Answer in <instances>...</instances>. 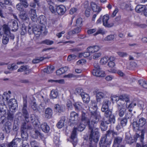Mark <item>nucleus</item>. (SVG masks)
I'll list each match as a JSON object with an SVG mask.
<instances>
[{
	"label": "nucleus",
	"instance_id": "obj_1",
	"mask_svg": "<svg viewBox=\"0 0 147 147\" xmlns=\"http://www.w3.org/2000/svg\"><path fill=\"white\" fill-rule=\"evenodd\" d=\"M91 122H90L89 120L87 117V113L82 112L81 121L85 124H88L89 131L90 132L89 139L90 141L93 140H98V138L99 132L98 128L96 127V124L99 120L100 117L99 113H96L95 111H91Z\"/></svg>",
	"mask_w": 147,
	"mask_h": 147
},
{
	"label": "nucleus",
	"instance_id": "obj_2",
	"mask_svg": "<svg viewBox=\"0 0 147 147\" xmlns=\"http://www.w3.org/2000/svg\"><path fill=\"white\" fill-rule=\"evenodd\" d=\"M111 99L113 102H116L117 106H119L124 105L125 102L129 101V96L127 94L121 95L119 96L112 95L111 96Z\"/></svg>",
	"mask_w": 147,
	"mask_h": 147
},
{
	"label": "nucleus",
	"instance_id": "obj_3",
	"mask_svg": "<svg viewBox=\"0 0 147 147\" xmlns=\"http://www.w3.org/2000/svg\"><path fill=\"white\" fill-rule=\"evenodd\" d=\"M138 123L142 129L140 138L141 142L142 144L144 138V134L147 132V125L146 124V120L145 118L142 117L139 119Z\"/></svg>",
	"mask_w": 147,
	"mask_h": 147
},
{
	"label": "nucleus",
	"instance_id": "obj_4",
	"mask_svg": "<svg viewBox=\"0 0 147 147\" xmlns=\"http://www.w3.org/2000/svg\"><path fill=\"white\" fill-rule=\"evenodd\" d=\"M109 19V16L108 14H106L103 16L101 15L99 18L97 20L96 23L97 24H101L102 20L103 26L106 27H111L113 26V23H109L108 21Z\"/></svg>",
	"mask_w": 147,
	"mask_h": 147
},
{
	"label": "nucleus",
	"instance_id": "obj_5",
	"mask_svg": "<svg viewBox=\"0 0 147 147\" xmlns=\"http://www.w3.org/2000/svg\"><path fill=\"white\" fill-rule=\"evenodd\" d=\"M3 30L4 32L2 39V42L5 45L8 43L9 39L8 34L9 33V28L8 26L4 24L2 26Z\"/></svg>",
	"mask_w": 147,
	"mask_h": 147
},
{
	"label": "nucleus",
	"instance_id": "obj_6",
	"mask_svg": "<svg viewBox=\"0 0 147 147\" xmlns=\"http://www.w3.org/2000/svg\"><path fill=\"white\" fill-rule=\"evenodd\" d=\"M7 109V107L4 103L0 104V119L2 123L5 122L6 119L5 115H6Z\"/></svg>",
	"mask_w": 147,
	"mask_h": 147
},
{
	"label": "nucleus",
	"instance_id": "obj_7",
	"mask_svg": "<svg viewBox=\"0 0 147 147\" xmlns=\"http://www.w3.org/2000/svg\"><path fill=\"white\" fill-rule=\"evenodd\" d=\"M31 129V127L27 125L26 123H24L22 125L21 129V136L22 138L26 140L28 138V135L27 131L28 130Z\"/></svg>",
	"mask_w": 147,
	"mask_h": 147
},
{
	"label": "nucleus",
	"instance_id": "obj_8",
	"mask_svg": "<svg viewBox=\"0 0 147 147\" xmlns=\"http://www.w3.org/2000/svg\"><path fill=\"white\" fill-rule=\"evenodd\" d=\"M76 90L77 92L81 96L84 102L87 103L89 102L90 97L88 94L84 92H82V90L80 88H77Z\"/></svg>",
	"mask_w": 147,
	"mask_h": 147
},
{
	"label": "nucleus",
	"instance_id": "obj_9",
	"mask_svg": "<svg viewBox=\"0 0 147 147\" xmlns=\"http://www.w3.org/2000/svg\"><path fill=\"white\" fill-rule=\"evenodd\" d=\"M111 140H109L106 136H103L101 138L99 143V147H106L111 144Z\"/></svg>",
	"mask_w": 147,
	"mask_h": 147
},
{
	"label": "nucleus",
	"instance_id": "obj_10",
	"mask_svg": "<svg viewBox=\"0 0 147 147\" xmlns=\"http://www.w3.org/2000/svg\"><path fill=\"white\" fill-rule=\"evenodd\" d=\"M22 141L19 138L14 139L8 144V147H22Z\"/></svg>",
	"mask_w": 147,
	"mask_h": 147
},
{
	"label": "nucleus",
	"instance_id": "obj_11",
	"mask_svg": "<svg viewBox=\"0 0 147 147\" xmlns=\"http://www.w3.org/2000/svg\"><path fill=\"white\" fill-rule=\"evenodd\" d=\"M27 102L25 101L24 102L23 107L22 109V112L25 120L27 122L29 121V114L27 110Z\"/></svg>",
	"mask_w": 147,
	"mask_h": 147
},
{
	"label": "nucleus",
	"instance_id": "obj_12",
	"mask_svg": "<svg viewBox=\"0 0 147 147\" xmlns=\"http://www.w3.org/2000/svg\"><path fill=\"white\" fill-rule=\"evenodd\" d=\"M76 128L74 127L71 133V141L74 147L77 143V139L76 135Z\"/></svg>",
	"mask_w": 147,
	"mask_h": 147
},
{
	"label": "nucleus",
	"instance_id": "obj_13",
	"mask_svg": "<svg viewBox=\"0 0 147 147\" xmlns=\"http://www.w3.org/2000/svg\"><path fill=\"white\" fill-rule=\"evenodd\" d=\"M78 118V114L75 112H71L70 115L69 121L72 123H76Z\"/></svg>",
	"mask_w": 147,
	"mask_h": 147
},
{
	"label": "nucleus",
	"instance_id": "obj_14",
	"mask_svg": "<svg viewBox=\"0 0 147 147\" xmlns=\"http://www.w3.org/2000/svg\"><path fill=\"white\" fill-rule=\"evenodd\" d=\"M92 74L98 77H104L105 76V72L100 69H94L92 72Z\"/></svg>",
	"mask_w": 147,
	"mask_h": 147
},
{
	"label": "nucleus",
	"instance_id": "obj_15",
	"mask_svg": "<svg viewBox=\"0 0 147 147\" xmlns=\"http://www.w3.org/2000/svg\"><path fill=\"white\" fill-rule=\"evenodd\" d=\"M100 49V48L99 46L94 45L88 47L87 50V51L92 54L97 52Z\"/></svg>",
	"mask_w": 147,
	"mask_h": 147
},
{
	"label": "nucleus",
	"instance_id": "obj_16",
	"mask_svg": "<svg viewBox=\"0 0 147 147\" xmlns=\"http://www.w3.org/2000/svg\"><path fill=\"white\" fill-rule=\"evenodd\" d=\"M111 104V102L108 100H105L103 102L101 108L102 112H104L106 110L109 109V105Z\"/></svg>",
	"mask_w": 147,
	"mask_h": 147
},
{
	"label": "nucleus",
	"instance_id": "obj_17",
	"mask_svg": "<svg viewBox=\"0 0 147 147\" xmlns=\"http://www.w3.org/2000/svg\"><path fill=\"white\" fill-rule=\"evenodd\" d=\"M114 139L113 146H118L122 142L123 140V138L120 136H114Z\"/></svg>",
	"mask_w": 147,
	"mask_h": 147
},
{
	"label": "nucleus",
	"instance_id": "obj_18",
	"mask_svg": "<svg viewBox=\"0 0 147 147\" xmlns=\"http://www.w3.org/2000/svg\"><path fill=\"white\" fill-rule=\"evenodd\" d=\"M29 14L32 20L33 21H35L37 19V17L35 9H31L29 11Z\"/></svg>",
	"mask_w": 147,
	"mask_h": 147
},
{
	"label": "nucleus",
	"instance_id": "obj_19",
	"mask_svg": "<svg viewBox=\"0 0 147 147\" xmlns=\"http://www.w3.org/2000/svg\"><path fill=\"white\" fill-rule=\"evenodd\" d=\"M65 11V8L63 5H60L57 7L56 11L59 15H63Z\"/></svg>",
	"mask_w": 147,
	"mask_h": 147
},
{
	"label": "nucleus",
	"instance_id": "obj_20",
	"mask_svg": "<svg viewBox=\"0 0 147 147\" xmlns=\"http://www.w3.org/2000/svg\"><path fill=\"white\" fill-rule=\"evenodd\" d=\"M13 105H14L13 106H12V104L11 102H8V104L9 105V111L12 112H14L17 108L18 105L16 100H13Z\"/></svg>",
	"mask_w": 147,
	"mask_h": 147
},
{
	"label": "nucleus",
	"instance_id": "obj_21",
	"mask_svg": "<svg viewBox=\"0 0 147 147\" xmlns=\"http://www.w3.org/2000/svg\"><path fill=\"white\" fill-rule=\"evenodd\" d=\"M45 29V28L42 26H34V34H39L41 31L44 30Z\"/></svg>",
	"mask_w": 147,
	"mask_h": 147
},
{
	"label": "nucleus",
	"instance_id": "obj_22",
	"mask_svg": "<svg viewBox=\"0 0 147 147\" xmlns=\"http://www.w3.org/2000/svg\"><path fill=\"white\" fill-rule=\"evenodd\" d=\"M4 131L7 133L10 132L12 127V124L10 122H8L5 123L4 126Z\"/></svg>",
	"mask_w": 147,
	"mask_h": 147
},
{
	"label": "nucleus",
	"instance_id": "obj_23",
	"mask_svg": "<svg viewBox=\"0 0 147 147\" xmlns=\"http://www.w3.org/2000/svg\"><path fill=\"white\" fill-rule=\"evenodd\" d=\"M91 6L93 11L94 12H97L98 13L101 10V9L100 7L97 6L94 2H92L91 3Z\"/></svg>",
	"mask_w": 147,
	"mask_h": 147
},
{
	"label": "nucleus",
	"instance_id": "obj_24",
	"mask_svg": "<svg viewBox=\"0 0 147 147\" xmlns=\"http://www.w3.org/2000/svg\"><path fill=\"white\" fill-rule=\"evenodd\" d=\"M88 109L90 112L91 111L93 112L94 111H95L97 113L96 111L97 109V106L94 101H91V104L90 106L88 107Z\"/></svg>",
	"mask_w": 147,
	"mask_h": 147
},
{
	"label": "nucleus",
	"instance_id": "obj_25",
	"mask_svg": "<svg viewBox=\"0 0 147 147\" xmlns=\"http://www.w3.org/2000/svg\"><path fill=\"white\" fill-rule=\"evenodd\" d=\"M53 113L52 110L50 108H47L45 111V116L46 118L50 119Z\"/></svg>",
	"mask_w": 147,
	"mask_h": 147
},
{
	"label": "nucleus",
	"instance_id": "obj_26",
	"mask_svg": "<svg viewBox=\"0 0 147 147\" xmlns=\"http://www.w3.org/2000/svg\"><path fill=\"white\" fill-rule=\"evenodd\" d=\"M54 108L55 111L58 113L63 112L65 111V108L64 106H61L58 104L55 105Z\"/></svg>",
	"mask_w": 147,
	"mask_h": 147
},
{
	"label": "nucleus",
	"instance_id": "obj_27",
	"mask_svg": "<svg viewBox=\"0 0 147 147\" xmlns=\"http://www.w3.org/2000/svg\"><path fill=\"white\" fill-rule=\"evenodd\" d=\"M124 105L120 106H117L119 110V115L120 117H122L124 115L126 109L124 108Z\"/></svg>",
	"mask_w": 147,
	"mask_h": 147
},
{
	"label": "nucleus",
	"instance_id": "obj_28",
	"mask_svg": "<svg viewBox=\"0 0 147 147\" xmlns=\"http://www.w3.org/2000/svg\"><path fill=\"white\" fill-rule=\"evenodd\" d=\"M125 140L127 143L131 144L135 141V140L132 138L131 135L129 134H126Z\"/></svg>",
	"mask_w": 147,
	"mask_h": 147
},
{
	"label": "nucleus",
	"instance_id": "obj_29",
	"mask_svg": "<svg viewBox=\"0 0 147 147\" xmlns=\"http://www.w3.org/2000/svg\"><path fill=\"white\" fill-rule=\"evenodd\" d=\"M41 128L44 132L47 133L50 130V127L46 123H42L40 126Z\"/></svg>",
	"mask_w": 147,
	"mask_h": 147
},
{
	"label": "nucleus",
	"instance_id": "obj_30",
	"mask_svg": "<svg viewBox=\"0 0 147 147\" xmlns=\"http://www.w3.org/2000/svg\"><path fill=\"white\" fill-rule=\"evenodd\" d=\"M65 120V117H61L60 120L58 122L57 124V127L59 129L62 128L64 126V122Z\"/></svg>",
	"mask_w": 147,
	"mask_h": 147
},
{
	"label": "nucleus",
	"instance_id": "obj_31",
	"mask_svg": "<svg viewBox=\"0 0 147 147\" xmlns=\"http://www.w3.org/2000/svg\"><path fill=\"white\" fill-rule=\"evenodd\" d=\"M105 94L102 92H98L96 94V100L97 102H100L101 100L104 97Z\"/></svg>",
	"mask_w": 147,
	"mask_h": 147
},
{
	"label": "nucleus",
	"instance_id": "obj_32",
	"mask_svg": "<svg viewBox=\"0 0 147 147\" xmlns=\"http://www.w3.org/2000/svg\"><path fill=\"white\" fill-rule=\"evenodd\" d=\"M81 31L80 27H78L77 28L74 29L72 30L69 31L68 34L69 35H72L75 34H77L79 33Z\"/></svg>",
	"mask_w": 147,
	"mask_h": 147
},
{
	"label": "nucleus",
	"instance_id": "obj_33",
	"mask_svg": "<svg viewBox=\"0 0 147 147\" xmlns=\"http://www.w3.org/2000/svg\"><path fill=\"white\" fill-rule=\"evenodd\" d=\"M11 26L12 27V30L14 31H16L18 29V23L15 20H13L10 22Z\"/></svg>",
	"mask_w": 147,
	"mask_h": 147
},
{
	"label": "nucleus",
	"instance_id": "obj_34",
	"mask_svg": "<svg viewBox=\"0 0 147 147\" xmlns=\"http://www.w3.org/2000/svg\"><path fill=\"white\" fill-rule=\"evenodd\" d=\"M132 126L133 130L136 131L139 130L141 131L142 129L140 127V125L138 123L136 122H134L132 124Z\"/></svg>",
	"mask_w": 147,
	"mask_h": 147
},
{
	"label": "nucleus",
	"instance_id": "obj_35",
	"mask_svg": "<svg viewBox=\"0 0 147 147\" xmlns=\"http://www.w3.org/2000/svg\"><path fill=\"white\" fill-rule=\"evenodd\" d=\"M74 106L76 110H79L82 109L83 104L80 102H76L74 104Z\"/></svg>",
	"mask_w": 147,
	"mask_h": 147
},
{
	"label": "nucleus",
	"instance_id": "obj_36",
	"mask_svg": "<svg viewBox=\"0 0 147 147\" xmlns=\"http://www.w3.org/2000/svg\"><path fill=\"white\" fill-rule=\"evenodd\" d=\"M144 5H138L135 8L136 11L138 13H142L144 9H145Z\"/></svg>",
	"mask_w": 147,
	"mask_h": 147
},
{
	"label": "nucleus",
	"instance_id": "obj_37",
	"mask_svg": "<svg viewBox=\"0 0 147 147\" xmlns=\"http://www.w3.org/2000/svg\"><path fill=\"white\" fill-rule=\"evenodd\" d=\"M108 120L105 121L106 124H109L110 123H114L115 122V116L114 115H111L110 117L108 118Z\"/></svg>",
	"mask_w": 147,
	"mask_h": 147
},
{
	"label": "nucleus",
	"instance_id": "obj_38",
	"mask_svg": "<svg viewBox=\"0 0 147 147\" xmlns=\"http://www.w3.org/2000/svg\"><path fill=\"white\" fill-rule=\"evenodd\" d=\"M48 3L49 4V9L51 12L53 13H55L56 11V8H55L53 7L52 5L53 4V3L50 1L48 2Z\"/></svg>",
	"mask_w": 147,
	"mask_h": 147
},
{
	"label": "nucleus",
	"instance_id": "obj_39",
	"mask_svg": "<svg viewBox=\"0 0 147 147\" xmlns=\"http://www.w3.org/2000/svg\"><path fill=\"white\" fill-rule=\"evenodd\" d=\"M139 84L143 88L147 89V81L143 80H140L138 81Z\"/></svg>",
	"mask_w": 147,
	"mask_h": 147
},
{
	"label": "nucleus",
	"instance_id": "obj_40",
	"mask_svg": "<svg viewBox=\"0 0 147 147\" xmlns=\"http://www.w3.org/2000/svg\"><path fill=\"white\" fill-rule=\"evenodd\" d=\"M82 122L78 123V130L80 131H82L85 128V125L87 124H83Z\"/></svg>",
	"mask_w": 147,
	"mask_h": 147
},
{
	"label": "nucleus",
	"instance_id": "obj_41",
	"mask_svg": "<svg viewBox=\"0 0 147 147\" xmlns=\"http://www.w3.org/2000/svg\"><path fill=\"white\" fill-rule=\"evenodd\" d=\"M54 67L53 66H50L45 68L44 70V71L47 74L52 73L54 69Z\"/></svg>",
	"mask_w": 147,
	"mask_h": 147
},
{
	"label": "nucleus",
	"instance_id": "obj_42",
	"mask_svg": "<svg viewBox=\"0 0 147 147\" xmlns=\"http://www.w3.org/2000/svg\"><path fill=\"white\" fill-rule=\"evenodd\" d=\"M58 96V93L57 91L55 90H52L51 93L50 97L52 99L56 98Z\"/></svg>",
	"mask_w": 147,
	"mask_h": 147
},
{
	"label": "nucleus",
	"instance_id": "obj_43",
	"mask_svg": "<svg viewBox=\"0 0 147 147\" xmlns=\"http://www.w3.org/2000/svg\"><path fill=\"white\" fill-rule=\"evenodd\" d=\"M20 17L22 20L26 21H28L29 18L26 13H22L20 15Z\"/></svg>",
	"mask_w": 147,
	"mask_h": 147
},
{
	"label": "nucleus",
	"instance_id": "obj_44",
	"mask_svg": "<svg viewBox=\"0 0 147 147\" xmlns=\"http://www.w3.org/2000/svg\"><path fill=\"white\" fill-rule=\"evenodd\" d=\"M102 55L101 52L95 53H94L92 55L93 59L94 60H97Z\"/></svg>",
	"mask_w": 147,
	"mask_h": 147
},
{
	"label": "nucleus",
	"instance_id": "obj_45",
	"mask_svg": "<svg viewBox=\"0 0 147 147\" xmlns=\"http://www.w3.org/2000/svg\"><path fill=\"white\" fill-rule=\"evenodd\" d=\"M136 105V103L132 102L129 105H128L127 103L126 104V107L129 109V112H131L132 110L130 109H131L133 108Z\"/></svg>",
	"mask_w": 147,
	"mask_h": 147
},
{
	"label": "nucleus",
	"instance_id": "obj_46",
	"mask_svg": "<svg viewBox=\"0 0 147 147\" xmlns=\"http://www.w3.org/2000/svg\"><path fill=\"white\" fill-rule=\"evenodd\" d=\"M10 98V95L7 92H5L4 93L2 96L3 100L7 101L8 102V101H7Z\"/></svg>",
	"mask_w": 147,
	"mask_h": 147
},
{
	"label": "nucleus",
	"instance_id": "obj_47",
	"mask_svg": "<svg viewBox=\"0 0 147 147\" xmlns=\"http://www.w3.org/2000/svg\"><path fill=\"white\" fill-rule=\"evenodd\" d=\"M111 135H112L114 137L115 135H117V134L113 131L109 130L107 131L106 134L104 136H106L107 138V136H109Z\"/></svg>",
	"mask_w": 147,
	"mask_h": 147
},
{
	"label": "nucleus",
	"instance_id": "obj_48",
	"mask_svg": "<svg viewBox=\"0 0 147 147\" xmlns=\"http://www.w3.org/2000/svg\"><path fill=\"white\" fill-rule=\"evenodd\" d=\"M28 69L29 67L28 66H22L18 70V72H21L24 71H28Z\"/></svg>",
	"mask_w": 147,
	"mask_h": 147
},
{
	"label": "nucleus",
	"instance_id": "obj_49",
	"mask_svg": "<svg viewBox=\"0 0 147 147\" xmlns=\"http://www.w3.org/2000/svg\"><path fill=\"white\" fill-rule=\"evenodd\" d=\"M39 143L36 141L34 140L30 142V145L31 147H39Z\"/></svg>",
	"mask_w": 147,
	"mask_h": 147
},
{
	"label": "nucleus",
	"instance_id": "obj_50",
	"mask_svg": "<svg viewBox=\"0 0 147 147\" xmlns=\"http://www.w3.org/2000/svg\"><path fill=\"white\" fill-rule=\"evenodd\" d=\"M104 112H105L104 115L107 118L110 117L112 115V112L110 110H106Z\"/></svg>",
	"mask_w": 147,
	"mask_h": 147
},
{
	"label": "nucleus",
	"instance_id": "obj_51",
	"mask_svg": "<svg viewBox=\"0 0 147 147\" xmlns=\"http://www.w3.org/2000/svg\"><path fill=\"white\" fill-rule=\"evenodd\" d=\"M105 122L103 121H101L100 123V128L103 131H105L107 128V126L105 124Z\"/></svg>",
	"mask_w": 147,
	"mask_h": 147
},
{
	"label": "nucleus",
	"instance_id": "obj_52",
	"mask_svg": "<svg viewBox=\"0 0 147 147\" xmlns=\"http://www.w3.org/2000/svg\"><path fill=\"white\" fill-rule=\"evenodd\" d=\"M82 19L81 18H79L76 21V26L80 27L82 26Z\"/></svg>",
	"mask_w": 147,
	"mask_h": 147
},
{
	"label": "nucleus",
	"instance_id": "obj_53",
	"mask_svg": "<svg viewBox=\"0 0 147 147\" xmlns=\"http://www.w3.org/2000/svg\"><path fill=\"white\" fill-rule=\"evenodd\" d=\"M34 26H32L31 24L28 25V32L29 34L34 33Z\"/></svg>",
	"mask_w": 147,
	"mask_h": 147
},
{
	"label": "nucleus",
	"instance_id": "obj_54",
	"mask_svg": "<svg viewBox=\"0 0 147 147\" xmlns=\"http://www.w3.org/2000/svg\"><path fill=\"white\" fill-rule=\"evenodd\" d=\"M109 60V58L108 57H105L102 58L100 60L101 63L103 64L107 63Z\"/></svg>",
	"mask_w": 147,
	"mask_h": 147
},
{
	"label": "nucleus",
	"instance_id": "obj_55",
	"mask_svg": "<svg viewBox=\"0 0 147 147\" xmlns=\"http://www.w3.org/2000/svg\"><path fill=\"white\" fill-rule=\"evenodd\" d=\"M39 20H40V23L41 24H44L46 22V19L44 16H40L39 17Z\"/></svg>",
	"mask_w": 147,
	"mask_h": 147
},
{
	"label": "nucleus",
	"instance_id": "obj_56",
	"mask_svg": "<svg viewBox=\"0 0 147 147\" xmlns=\"http://www.w3.org/2000/svg\"><path fill=\"white\" fill-rule=\"evenodd\" d=\"M42 43L47 45H50L54 43V41L49 40L46 39L42 41Z\"/></svg>",
	"mask_w": 147,
	"mask_h": 147
},
{
	"label": "nucleus",
	"instance_id": "obj_57",
	"mask_svg": "<svg viewBox=\"0 0 147 147\" xmlns=\"http://www.w3.org/2000/svg\"><path fill=\"white\" fill-rule=\"evenodd\" d=\"M26 32V31L25 26L24 25H22L21 28V34L24 35Z\"/></svg>",
	"mask_w": 147,
	"mask_h": 147
},
{
	"label": "nucleus",
	"instance_id": "obj_58",
	"mask_svg": "<svg viewBox=\"0 0 147 147\" xmlns=\"http://www.w3.org/2000/svg\"><path fill=\"white\" fill-rule=\"evenodd\" d=\"M127 123V120L125 118L122 119L121 121V124L122 127L126 125Z\"/></svg>",
	"mask_w": 147,
	"mask_h": 147
},
{
	"label": "nucleus",
	"instance_id": "obj_59",
	"mask_svg": "<svg viewBox=\"0 0 147 147\" xmlns=\"http://www.w3.org/2000/svg\"><path fill=\"white\" fill-rule=\"evenodd\" d=\"M22 4L25 8L27 7L29 5L26 0H20Z\"/></svg>",
	"mask_w": 147,
	"mask_h": 147
},
{
	"label": "nucleus",
	"instance_id": "obj_60",
	"mask_svg": "<svg viewBox=\"0 0 147 147\" xmlns=\"http://www.w3.org/2000/svg\"><path fill=\"white\" fill-rule=\"evenodd\" d=\"M114 38V36L113 35H110L107 36L105 38V40L109 41L111 40Z\"/></svg>",
	"mask_w": 147,
	"mask_h": 147
},
{
	"label": "nucleus",
	"instance_id": "obj_61",
	"mask_svg": "<svg viewBox=\"0 0 147 147\" xmlns=\"http://www.w3.org/2000/svg\"><path fill=\"white\" fill-rule=\"evenodd\" d=\"M76 57V56L74 54H71L69 55L68 56L67 60L69 61L73 60L75 59Z\"/></svg>",
	"mask_w": 147,
	"mask_h": 147
},
{
	"label": "nucleus",
	"instance_id": "obj_62",
	"mask_svg": "<svg viewBox=\"0 0 147 147\" xmlns=\"http://www.w3.org/2000/svg\"><path fill=\"white\" fill-rule=\"evenodd\" d=\"M44 58L43 57H41L40 58L35 59L33 60L32 62L34 63H39L40 61L43 60Z\"/></svg>",
	"mask_w": 147,
	"mask_h": 147
},
{
	"label": "nucleus",
	"instance_id": "obj_63",
	"mask_svg": "<svg viewBox=\"0 0 147 147\" xmlns=\"http://www.w3.org/2000/svg\"><path fill=\"white\" fill-rule=\"evenodd\" d=\"M117 53L120 57H126L127 55L126 53L121 51L117 52Z\"/></svg>",
	"mask_w": 147,
	"mask_h": 147
},
{
	"label": "nucleus",
	"instance_id": "obj_64",
	"mask_svg": "<svg viewBox=\"0 0 147 147\" xmlns=\"http://www.w3.org/2000/svg\"><path fill=\"white\" fill-rule=\"evenodd\" d=\"M16 7L18 10L20 11H22L23 10L22 7V5L21 3H18L16 5Z\"/></svg>",
	"mask_w": 147,
	"mask_h": 147
}]
</instances>
